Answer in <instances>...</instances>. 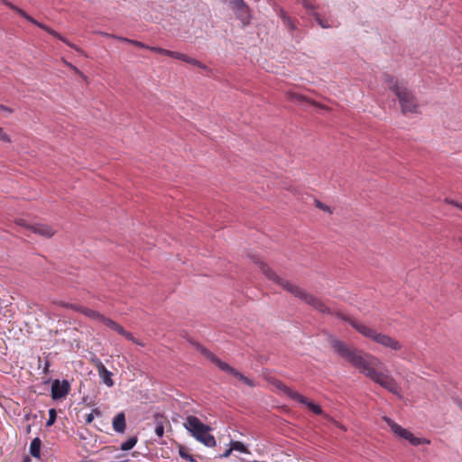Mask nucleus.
Returning <instances> with one entry per match:
<instances>
[{
    "instance_id": "54",
    "label": "nucleus",
    "mask_w": 462,
    "mask_h": 462,
    "mask_svg": "<svg viewBox=\"0 0 462 462\" xmlns=\"http://www.w3.org/2000/svg\"><path fill=\"white\" fill-rule=\"evenodd\" d=\"M22 462H32V459L29 456L25 455L23 456Z\"/></svg>"
},
{
    "instance_id": "36",
    "label": "nucleus",
    "mask_w": 462,
    "mask_h": 462,
    "mask_svg": "<svg viewBox=\"0 0 462 462\" xmlns=\"http://www.w3.org/2000/svg\"><path fill=\"white\" fill-rule=\"evenodd\" d=\"M128 43L129 44H132L134 46H136L138 48H142V49H148L150 48V46L146 45L145 43L142 42H139V41H136V40H130L128 41Z\"/></svg>"
},
{
    "instance_id": "14",
    "label": "nucleus",
    "mask_w": 462,
    "mask_h": 462,
    "mask_svg": "<svg viewBox=\"0 0 462 462\" xmlns=\"http://www.w3.org/2000/svg\"><path fill=\"white\" fill-rule=\"evenodd\" d=\"M96 366L98 372V375L101 378L102 382L106 386L112 387L115 384L112 379L113 373L108 371L100 360H97V362L96 363Z\"/></svg>"
},
{
    "instance_id": "28",
    "label": "nucleus",
    "mask_w": 462,
    "mask_h": 462,
    "mask_svg": "<svg viewBox=\"0 0 462 462\" xmlns=\"http://www.w3.org/2000/svg\"><path fill=\"white\" fill-rule=\"evenodd\" d=\"M57 419V411L54 408L49 410V419L46 421V427L52 426Z\"/></svg>"
},
{
    "instance_id": "13",
    "label": "nucleus",
    "mask_w": 462,
    "mask_h": 462,
    "mask_svg": "<svg viewBox=\"0 0 462 462\" xmlns=\"http://www.w3.org/2000/svg\"><path fill=\"white\" fill-rule=\"evenodd\" d=\"M252 261L259 266L260 270L262 271V273L265 275V277L269 280V281H272L273 282H275L276 284L279 285V282H277L276 279H273V277H271V273L272 274H274V276L276 277H280L274 271H273L265 263H263L257 255H253V254H249L248 255Z\"/></svg>"
},
{
    "instance_id": "4",
    "label": "nucleus",
    "mask_w": 462,
    "mask_h": 462,
    "mask_svg": "<svg viewBox=\"0 0 462 462\" xmlns=\"http://www.w3.org/2000/svg\"><path fill=\"white\" fill-rule=\"evenodd\" d=\"M190 343L196 347V349L203 355L207 359L211 361L213 364H215L220 370L224 371L225 373L233 375L237 380L241 381L245 384L254 387L255 383L254 380L248 378L247 376L244 375L242 373H240L238 370L231 366L226 362L222 361L219 359L214 353H212L209 349L205 347L203 345H201L199 342L196 341H190Z\"/></svg>"
},
{
    "instance_id": "47",
    "label": "nucleus",
    "mask_w": 462,
    "mask_h": 462,
    "mask_svg": "<svg viewBox=\"0 0 462 462\" xmlns=\"http://www.w3.org/2000/svg\"><path fill=\"white\" fill-rule=\"evenodd\" d=\"M50 366H51L50 361L49 360H45L42 373L45 374H48L50 373V370H49Z\"/></svg>"
},
{
    "instance_id": "51",
    "label": "nucleus",
    "mask_w": 462,
    "mask_h": 462,
    "mask_svg": "<svg viewBox=\"0 0 462 462\" xmlns=\"http://www.w3.org/2000/svg\"><path fill=\"white\" fill-rule=\"evenodd\" d=\"M57 304L65 309H69V302H65V301H59Z\"/></svg>"
},
{
    "instance_id": "17",
    "label": "nucleus",
    "mask_w": 462,
    "mask_h": 462,
    "mask_svg": "<svg viewBox=\"0 0 462 462\" xmlns=\"http://www.w3.org/2000/svg\"><path fill=\"white\" fill-rule=\"evenodd\" d=\"M273 384L285 395L295 401L296 398H300V393L292 390L280 380H274Z\"/></svg>"
},
{
    "instance_id": "56",
    "label": "nucleus",
    "mask_w": 462,
    "mask_h": 462,
    "mask_svg": "<svg viewBox=\"0 0 462 462\" xmlns=\"http://www.w3.org/2000/svg\"><path fill=\"white\" fill-rule=\"evenodd\" d=\"M32 417V414L31 413H26L24 416H23V419L24 420H29Z\"/></svg>"
},
{
    "instance_id": "34",
    "label": "nucleus",
    "mask_w": 462,
    "mask_h": 462,
    "mask_svg": "<svg viewBox=\"0 0 462 462\" xmlns=\"http://www.w3.org/2000/svg\"><path fill=\"white\" fill-rule=\"evenodd\" d=\"M148 50H150V51H152L153 52L159 53V54L169 56V57H170V54H171V51L170 50H166V49H163V48H161V47L150 46V48H148Z\"/></svg>"
},
{
    "instance_id": "12",
    "label": "nucleus",
    "mask_w": 462,
    "mask_h": 462,
    "mask_svg": "<svg viewBox=\"0 0 462 462\" xmlns=\"http://www.w3.org/2000/svg\"><path fill=\"white\" fill-rule=\"evenodd\" d=\"M236 14V17L241 21L243 27H245L250 24L251 23V14H250V8L246 5V3H244L243 5H239L238 6L232 9Z\"/></svg>"
},
{
    "instance_id": "16",
    "label": "nucleus",
    "mask_w": 462,
    "mask_h": 462,
    "mask_svg": "<svg viewBox=\"0 0 462 462\" xmlns=\"http://www.w3.org/2000/svg\"><path fill=\"white\" fill-rule=\"evenodd\" d=\"M30 230L46 238H50L55 234V231L51 226L43 224L32 225Z\"/></svg>"
},
{
    "instance_id": "22",
    "label": "nucleus",
    "mask_w": 462,
    "mask_h": 462,
    "mask_svg": "<svg viewBox=\"0 0 462 462\" xmlns=\"http://www.w3.org/2000/svg\"><path fill=\"white\" fill-rule=\"evenodd\" d=\"M383 420L387 423V425L390 427L391 430L394 434L398 435L399 437H401L406 431V429L400 426L398 423L393 421L392 419H390L388 417H384Z\"/></svg>"
},
{
    "instance_id": "38",
    "label": "nucleus",
    "mask_w": 462,
    "mask_h": 462,
    "mask_svg": "<svg viewBox=\"0 0 462 462\" xmlns=\"http://www.w3.org/2000/svg\"><path fill=\"white\" fill-rule=\"evenodd\" d=\"M105 35L106 37H111V38L116 39V40H118L120 42H127V43H128V41L131 40V39H128V38H125V37H122V36H117V35H115V34L105 33Z\"/></svg>"
},
{
    "instance_id": "30",
    "label": "nucleus",
    "mask_w": 462,
    "mask_h": 462,
    "mask_svg": "<svg viewBox=\"0 0 462 462\" xmlns=\"http://www.w3.org/2000/svg\"><path fill=\"white\" fill-rule=\"evenodd\" d=\"M382 78L383 82L386 83L389 88L391 86H393L394 84H399L398 81L394 79V77L392 76L391 74L383 73Z\"/></svg>"
},
{
    "instance_id": "35",
    "label": "nucleus",
    "mask_w": 462,
    "mask_h": 462,
    "mask_svg": "<svg viewBox=\"0 0 462 462\" xmlns=\"http://www.w3.org/2000/svg\"><path fill=\"white\" fill-rule=\"evenodd\" d=\"M315 205L318 208L323 210V211H326V212H328V213H332V210L330 209V208L327 205H325L324 203H322L321 201L318 200V199H315Z\"/></svg>"
},
{
    "instance_id": "37",
    "label": "nucleus",
    "mask_w": 462,
    "mask_h": 462,
    "mask_svg": "<svg viewBox=\"0 0 462 462\" xmlns=\"http://www.w3.org/2000/svg\"><path fill=\"white\" fill-rule=\"evenodd\" d=\"M282 19H283V22H284L285 25H286L290 30H294V29H295V25H294V23H293L292 20H291L290 17L283 15V16H282Z\"/></svg>"
},
{
    "instance_id": "11",
    "label": "nucleus",
    "mask_w": 462,
    "mask_h": 462,
    "mask_svg": "<svg viewBox=\"0 0 462 462\" xmlns=\"http://www.w3.org/2000/svg\"><path fill=\"white\" fill-rule=\"evenodd\" d=\"M22 17H23L24 19H26L29 23L38 26L39 28H42L43 29L44 31H46L48 33H50L51 35H53L54 37L58 38L59 40H60L61 42H63L64 43H66L67 45L70 46L71 48H74L76 50H78L74 44L69 42L64 37H62L59 32H57L56 31L52 30L51 28H50L49 26H47L46 24L42 23H40L38 21H36L34 18H32L31 15H29L26 12H22Z\"/></svg>"
},
{
    "instance_id": "25",
    "label": "nucleus",
    "mask_w": 462,
    "mask_h": 462,
    "mask_svg": "<svg viewBox=\"0 0 462 462\" xmlns=\"http://www.w3.org/2000/svg\"><path fill=\"white\" fill-rule=\"evenodd\" d=\"M179 455L181 458L186 459L189 462H196L194 457L191 454H189L188 448L184 446L179 447Z\"/></svg>"
},
{
    "instance_id": "48",
    "label": "nucleus",
    "mask_w": 462,
    "mask_h": 462,
    "mask_svg": "<svg viewBox=\"0 0 462 462\" xmlns=\"http://www.w3.org/2000/svg\"><path fill=\"white\" fill-rule=\"evenodd\" d=\"M0 111H5L9 114H12L14 112V110L6 106H4V105H1L0 104Z\"/></svg>"
},
{
    "instance_id": "43",
    "label": "nucleus",
    "mask_w": 462,
    "mask_h": 462,
    "mask_svg": "<svg viewBox=\"0 0 462 462\" xmlns=\"http://www.w3.org/2000/svg\"><path fill=\"white\" fill-rule=\"evenodd\" d=\"M15 223L18 226H24V227H26L29 230H30V226H32V225L27 224L26 221L24 219H23V218L16 219Z\"/></svg>"
},
{
    "instance_id": "44",
    "label": "nucleus",
    "mask_w": 462,
    "mask_h": 462,
    "mask_svg": "<svg viewBox=\"0 0 462 462\" xmlns=\"http://www.w3.org/2000/svg\"><path fill=\"white\" fill-rule=\"evenodd\" d=\"M245 3L244 0H230V7L231 9L238 6L239 5H243Z\"/></svg>"
},
{
    "instance_id": "53",
    "label": "nucleus",
    "mask_w": 462,
    "mask_h": 462,
    "mask_svg": "<svg viewBox=\"0 0 462 462\" xmlns=\"http://www.w3.org/2000/svg\"><path fill=\"white\" fill-rule=\"evenodd\" d=\"M454 402L462 410V401L457 398L454 400Z\"/></svg>"
},
{
    "instance_id": "40",
    "label": "nucleus",
    "mask_w": 462,
    "mask_h": 462,
    "mask_svg": "<svg viewBox=\"0 0 462 462\" xmlns=\"http://www.w3.org/2000/svg\"><path fill=\"white\" fill-rule=\"evenodd\" d=\"M0 141L10 143V137L4 132L3 128L0 127Z\"/></svg>"
},
{
    "instance_id": "21",
    "label": "nucleus",
    "mask_w": 462,
    "mask_h": 462,
    "mask_svg": "<svg viewBox=\"0 0 462 462\" xmlns=\"http://www.w3.org/2000/svg\"><path fill=\"white\" fill-rule=\"evenodd\" d=\"M81 313L83 315H85L86 317L90 318L92 319L98 320L101 323H103V321L106 319V317L103 314H101L100 312L91 310V309H88V308H86V307H83Z\"/></svg>"
},
{
    "instance_id": "7",
    "label": "nucleus",
    "mask_w": 462,
    "mask_h": 462,
    "mask_svg": "<svg viewBox=\"0 0 462 462\" xmlns=\"http://www.w3.org/2000/svg\"><path fill=\"white\" fill-rule=\"evenodd\" d=\"M390 90L398 97L403 114L417 112L418 106L415 97L407 88L400 84H394L390 87Z\"/></svg>"
},
{
    "instance_id": "39",
    "label": "nucleus",
    "mask_w": 462,
    "mask_h": 462,
    "mask_svg": "<svg viewBox=\"0 0 462 462\" xmlns=\"http://www.w3.org/2000/svg\"><path fill=\"white\" fill-rule=\"evenodd\" d=\"M123 337H125L126 339L135 343V344H139L138 341L134 338V337L133 336L132 333L125 330V332L123 333L122 335Z\"/></svg>"
},
{
    "instance_id": "24",
    "label": "nucleus",
    "mask_w": 462,
    "mask_h": 462,
    "mask_svg": "<svg viewBox=\"0 0 462 462\" xmlns=\"http://www.w3.org/2000/svg\"><path fill=\"white\" fill-rule=\"evenodd\" d=\"M138 438L137 436H132L127 440L123 442L120 446V449L122 451H128L132 449L137 443Z\"/></svg>"
},
{
    "instance_id": "61",
    "label": "nucleus",
    "mask_w": 462,
    "mask_h": 462,
    "mask_svg": "<svg viewBox=\"0 0 462 462\" xmlns=\"http://www.w3.org/2000/svg\"><path fill=\"white\" fill-rule=\"evenodd\" d=\"M86 462H91V461H86Z\"/></svg>"
},
{
    "instance_id": "45",
    "label": "nucleus",
    "mask_w": 462,
    "mask_h": 462,
    "mask_svg": "<svg viewBox=\"0 0 462 462\" xmlns=\"http://www.w3.org/2000/svg\"><path fill=\"white\" fill-rule=\"evenodd\" d=\"M326 417L328 419V420L332 421L337 427L340 428L342 430L346 431V429L344 425L340 424L339 422L336 421L334 419L328 417L326 415Z\"/></svg>"
},
{
    "instance_id": "31",
    "label": "nucleus",
    "mask_w": 462,
    "mask_h": 462,
    "mask_svg": "<svg viewBox=\"0 0 462 462\" xmlns=\"http://www.w3.org/2000/svg\"><path fill=\"white\" fill-rule=\"evenodd\" d=\"M186 62L189 64L194 65L198 68H200L202 69H205V70L208 69V67L205 64H203L201 61H199V60H196L194 58L189 57Z\"/></svg>"
},
{
    "instance_id": "23",
    "label": "nucleus",
    "mask_w": 462,
    "mask_h": 462,
    "mask_svg": "<svg viewBox=\"0 0 462 462\" xmlns=\"http://www.w3.org/2000/svg\"><path fill=\"white\" fill-rule=\"evenodd\" d=\"M103 324L111 328L112 330L117 332L119 335H123L125 332V328L117 322L114 321L113 319L106 318L103 321Z\"/></svg>"
},
{
    "instance_id": "8",
    "label": "nucleus",
    "mask_w": 462,
    "mask_h": 462,
    "mask_svg": "<svg viewBox=\"0 0 462 462\" xmlns=\"http://www.w3.org/2000/svg\"><path fill=\"white\" fill-rule=\"evenodd\" d=\"M70 390V384L68 380L63 379L60 381L59 379L53 380L51 388V395L54 401L60 400L64 398Z\"/></svg>"
},
{
    "instance_id": "32",
    "label": "nucleus",
    "mask_w": 462,
    "mask_h": 462,
    "mask_svg": "<svg viewBox=\"0 0 462 462\" xmlns=\"http://www.w3.org/2000/svg\"><path fill=\"white\" fill-rule=\"evenodd\" d=\"M170 57L174 58L176 60H182L184 62H186L189 58V56L184 53L178 52V51H171Z\"/></svg>"
},
{
    "instance_id": "9",
    "label": "nucleus",
    "mask_w": 462,
    "mask_h": 462,
    "mask_svg": "<svg viewBox=\"0 0 462 462\" xmlns=\"http://www.w3.org/2000/svg\"><path fill=\"white\" fill-rule=\"evenodd\" d=\"M22 17H23L24 19H26L29 23L38 26L39 28H42L43 29L44 31H46L48 33H50L51 35H53L54 37L58 38L59 40H60L61 42H63L64 43H66L67 45L70 46L71 48H74L76 50H78L74 44L69 42L64 37H62L59 32H57L56 31L52 30L51 28H50L49 26H47L46 24L42 23H40L38 21H36L34 18H32L31 15H29L26 12H22Z\"/></svg>"
},
{
    "instance_id": "33",
    "label": "nucleus",
    "mask_w": 462,
    "mask_h": 462,
    "mask_svg": "<svg viewBox=\"0 0 462 462\" xmlns=\"http://www.w3.org/2000/svg\"><path fill=\"white\" fill-rule=\"evenodd\" d=\"M1 2L6 5L7 7H9L10 9L14 10V12H16L19 15L22 16V12H24L23 9L19 8L18 6L13 5L11 2H9L8 0H1Z\"/></svg>"
},
{
    "instance_id": "3",
    "label": "nucleus",
    "mask_w": 462,
    "mask_h": 462,
    "mask_svg": "<svg viewBox=\"0 0 462 462\" xmlns=\"http://www.w3.org/2000/svg\"><path fill=\"white\" fill-rule=\"evenodd\" d=\"M337 317L341 320L349 323L357 332H359L364 337L373 340L374 342L384 347L390 348L394 351H398L402 348V344L395 338L388 335L379 333L375 329L369 328L351 319L345 313H337Z\"/></svg>"
},
{
    "instance_id": "52",
    "label": "nucleus",
    "mask_w": 462,
    "mask_h": 462,
    "mask_svg": "<svg viewBox=\"0 0 462 462\" xmlns=\"http://www.w3.org/2000/svg\"><path fill=\"white\" fill-rule=\"evenodd\" d=\"M294 97L299 101H307V98L301 95H295Z\"/></svg>"
},
{
    "instance_id": "49",
    "label": "nucleus",
    "mask_w": 462,
    "mask_h": 462,
    "mask_svg": "<svg viewBox=\"0 0 462 462\" xmlns=\"http://www.w3.org/2000/svg\"><path fill=\"white\" fill-rule=\"evenodd\" d=\"M94 420V415H93V412H90L89 414H88L86 416V423L87 424H90Z\"/></svg>"
},
{
    "instance_id": "20",
    "label": "nucleus",
    "mask_w": 462,
    "mask_h": 462,
    "mask_svg": "<svg viewBox=\"0 0 462 462\" xmlns=\"http://www.w3.org/2000/svg\"><path fill=\"white\" fill-rule=\"evenodd\" d=\"M41 446L42 440L40 439V438L36 437L32 440L30 444L29 452L30 455L34 458L39 459L41 457Z\"/></svg>"
},
{
    "instance_id": "29",
    "label": "nucleus",
    "mask_w": 462,
    "mask_h": 462,
    "mask_svg": "<svg viewBox=\"0 0 462 462\" xmlns=\"http://www.w3.org/2000/svg\"><path fill=\"white\" fill-rule=\"evenodd\" d=\"M410 443L412 445V446H420V445H423V444H430V441L427 439H424V438H417L413 435V437L410 439Z\"/></svg>"
},
{
    "instance_id": "1",
    "label": "nucleus",
    "mask_w": 462,
    "mask_h": 462,
    "mask_svg": "<svg viewBox=\"0 0 462 462\" xmlns=\"http://www.w3.org/2000/svg\"><path fill=\"white\" fill-rule=\"evenodd\" d=\"M329 342L333 350L340 357L345 358L355 368L358 369L360 373L390 393L399 395L400 387L396 381L392 376L375 370L378 365H382L377 357L364 353L362 350H358L353 346H349L345 342L332 336L330 337Z\"/></svg>"
},
{
    "instance_id": "6",
    "label": "nucleus",
    "mask_w": 462,
    "mask_h": 462,
    "mask_svg": "<svg viewBox=\"0 0 462 462\" xmlns=\"http://www.w3.org/2000/svg\"><path fill=\"white\" fill-rule=\"evenodd\" d=\"M184 427L198 441L206 447L213 448L216 446L215 437L209 433L212 430L211 427L201 422L198 417L193 415L188 416Z\"/></svg>"
},
{
    "instance_id": "2",
    "label": "nucleus",
    "mask_w": 462,
    "mask_h": 462,
    "mask_svg": "<svg viewBox=\"0 0 462 462\" xmlns=\"http://www.w3.org/2000/svg\"><path fill=\"white\" fill-rule=\"evenodd\" d=\"M270 275L273 279L277 280V282H279V286H281L283 290L287 291L288 292L291 293L296 298L301 300L308 305L311 306L317 311H319L322 314L335 315L337 318H338L337 313H343L342 311H340L338 310H333L330 307L327 306L326 303L321 299L308 292L301 287H300L298 285H294V284L291 283L289 281H287L282 277H276V276H274V274L271 273Z\"/></svg>"
},
{
    "instance_id": "10",
    "label": "nucleus",
    "mask_w": 462,
    "mask_h": 462,
    "mask_svg": "<svg viewBox=\"0 0 462 462\" xmlns=\"http://www.w3.org/2000/svg\"><path fill=\"white\" fill-rule=\"evenodd\" d=\"M22 17H23L24 19H26L29 23L38 26L39 28H42L43 29L44 31H46L48 33H50L51 35H53L54 37L58 38L59 40H60L61 42H63L64 43H66L67 45L70 46L71 48H74L76 50H78L74 44L69 42L64 37H62L59 32H57L56 31L52 30L51 28H50L49 26H47L46 24L42 23H40L38 21H36L34 18H32L31 15H29L26 12H22Z\"/></svg>"
},
{
    "instance_id": "19",
    "label": "nucleus",
    "mask_w": 462,
    "mask_h": 462,
    "mask_svg": "<svg viewBox=\"0 0 462 462\" xmlns=\"http://www.w3.org/2000/svg\"><path fill=\"white\" fill-rule=\"evenodd\" d=\"M113 429L116 432L124 433L126 428L125 415L124 412L117 413L113 419Z\"/></svg>"
},
{
    "instance_id": "18",
    "label": "nucleus",
    "mask_w": 462,
    "mask_h": 462,
    "mask_svg": "<svg viewBox=\"0 0 462 462\" xmlns=\"http://www.w3.org/2000/svg\"><path fill=\"white\" fill-rule=\"evenodd\" d=\"M295 402H298L305 405L306 407L309 408L310 411H311L316 415L323 414V410L319 404L312 402L311 401H310L308 398H306L305 396H303L300 393V398H296Z\"/></svg>"
},
{
    "instance_id": "58",
    "label": "nucleus",
    "mask_w": 462,
    "mask_h": 462,
    "mask_svg": "<svg viewBox=\"0 0 462 462\" xmlns=\"http://www.w3.org/2000/svg\"><path fill=\"white\" fill-rule=\"evenodd\" d=\"M31 429H32V426L29 424L27 427H26V433L29 434L31 432Z\"/></svg>"
},
{
    "instance_id": "27",
    "label": "nucleus",
    "mask_w": 462,
    "mask_h": 462,
    "mask_svg": "<svg viewBox=\"0 0 462 462\" xmlns=\"http://www.w3.org/2000/svg\"><path fill=\"white\" fill-rule=\"evenodd\" d=\"M313 17L315 21L320 25L322 28H329L331 25L328 21L321 18L320 14L317 12H313Z\"/></svg>"
},
{
    "instance_id": "55",
    "label": "nucleus",
    "mask_w": 462,
    "mask_h": 462,
    "mask_svg": "<svg viewBox=\"0 0 462 462\" xmlns=\"http://www.w3.org/2000/svg\"><path fill=\"white\" fill-rule=\"evenodd\" d=\"M93 415H101V411L97 408L92 411Z\"/></svg>"
},
{
    "instance_id": "50",
    "label": "nucleus",
    "mask_w": 462,
    "mask_h": 462,
    "mask_svg": "<svg viewBox=\"0 0 462 462\" xmlns=\"http://www.w3.org/2000/svg\"><path fill=\"white\" fill-rule=\"evenodd\" d=\"M232 451V448H229L223 454L219 455V457H228L231 455Z\"/></svg>"
},
{
    "instance_id": "15",
    "label": "nucleus",
    "mask_w": 462,
    "mask_h": 462,
    "mask_svg": "<svg viewBox=\"0 0 462 462\" xmlns=\"http://www.w3.org/2000/svg\"><path fill=\"white\" fill-rule=\"evenodd\" d=\"M153 422H154V430L155 434L159 438H162L164 434V425L169 424V420L166 416L162 413L156 412L153 415Z\"/></svg>"
},
{
    "instance_id": "59",
    "label": "nucleus",
    "mask_w": 462,
    "mask_h": 462,
    "mask_svg": "<svg viewBox=\"0 0 462 462\" xmlns=\"http://www.w3.org/2000/svg\"><path fill=\"white\" fill-rule=\"evenodd\" d=\"M83 401L88 402V399H86V397H83Z\"/></svg>"
},
{
    "instance_id": "42",
    "label": "nucleus",
    "mask_w": 462,
    "mask_h": 462,
    "mask_svg": "<svg viewBox=\"0 0 462 462\" xmlns=\"http://www.w3.org/2000/svg\"><path fill=\"white\" fill-rule=\"evenodd\" d=\"M303 6L307 9V10H310L311 11V14L313 15V12L314 11V5L309 2L308 0H303Z\"/></svg>"
},
{
    "instance_id": "46",
    "label": "nucleus",
    "mask_w": 462,
    "mask_h": 462,
    "mask_svg": "<svg viewBox=\"0 0 462 462\" xmlns=\"http://www.w3.org/2000/svg\"><path fill=\"white\" fill-rule=\"evenodd\" d=\"M413 437V434L406 430V431L401 436V438L408 440L410 442V439Z\"/></svg>"
},
{
    "instance_id": "41",
    "label": "nucleus",
    "mask_w": 462,
    "mask_h": 462,
    "mask_svg": "<svg viewBox=\"0 0 462 462\" xmlns=\"http://www.w3.org/2000/svg\"><path fill=\"white\" fill-rule=\"evenodd\" d=\"M82 309H83V306L81 305H79V304H73V303H69V310H72L74 311H77V312H82Z\"/></svg>"
},
{
    "instance_id": "5",
    "label": "nucleus",
    "mask_w": 462,
    "mask_h": 462,
    "mask_svg": "<svg viewBox=\"0 0 462 462\" xmlns=\"http://www.w3.org/2000/svg\"><path fill=\"white\" fill-rule=\"evenodd\" d=\"M190 343L196 347V349L203 355L207 359L211 361L213 364H215L220 370L224 371L225 373L233 375L237 380L241 381L245 384L254 387L255 383L254 380L248 378L247 376L244 375L242 373H240L238 370L231 366L226 362L222 361L219 359L214 353H212L209 349L205 347L203 345H201L199 342L196 341H190Z\"/></svg>"
},
{
    "instance_id": "60",
    "label": "nucleus",
    "mask_w": 462,
    "mask_h": 462,
    "mask_svg": "<svg viewBox=\"0 0 462 462\" xmlns=\"http://www.w3.org/2000/svg\"><path fill=\"white\" fill-rule=\"evenodd\" d=\"M83 401L88 402V399H86V397H83Z\"/></svg>"
},
{
    "instance_id": "57",
    "label": "nucleus",
    "mask_w": 462,
    "mask_h": 462,
    "mask_svg": "<svg viewBox=\"0 0 462 462\" xmlns=\"http://www.w3.org/2000/svg\"><path fill=\"white\" fill-rule=\"evenodd\" d=\"M454 205H455L457 208H458L459 209H461V210H462V204H461V203H457V202H456V203H454Z\"/></svg>"
},
{
    "instance_id": "26",
    "label": "nucleus",
    "mask_w": 462,
    "mask_h": 462,
    "mask_svg": "<svg viewBox=\"0 0 462 462\" xmlns=\"http://www.w3.org/2000/svg\"><path fill=\"white\" fill-rule=\"evenodd\" d=\"M232 450H236L241 453H249L246 447L240 441H230Z\"/></svg>"
}]
</instances>
